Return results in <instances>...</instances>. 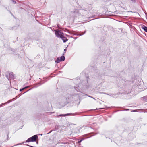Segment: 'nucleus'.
Here are the masks:
<instances>
[{
	"label": "nucleus",
	"mask_w": 147,
	"mask_h": 147,
	"mask_svg": "<svg viewBox=\"0 0 147 147\" xmlns=\"http://www.w3.org/2000/svg\"><path fill=\"white\" fill-rule=\"evenodd\" d=\"M86 32V31H84V32L82 34H77V35L78 36V35H79L80 36H82V35H84Z\"/></svg>",
	"instance_id": "nucleus-18"
},
{
	"label": "nucleus",
	"mask_w": 147,
	"mask_h": 147,
	"mask_svg": "<svg viewBox=\"0 0 147 147\" xmlns=\"http://www.w3.org/2000/svg\"><path fill=\"white\" fill-rule=\"evenodd\" d=\"M74 114L72 113H69L67 114H61L59 115V116L61 117V116H68L69 115H73Z\"/></svg>",
	"instance_id": "nucleus-8"
},
{
	"label": "nucleus",
	"mask_w": 147,
	"mask_h": 147,
	"mask_svg": "<svg viewBox=\"0 0 147 147\" xmlns=\"http://www.w3.org/2000/svg\"><path fill=\"white\" fill-rule=\"evenodd\" d=\"M55 34L57 37L61 38L63 41L64 43L65 42L68 40L64 36V34L59 30L57 31L55 30Z\"/></svg>",
	"instance_id": "nucleus-1"
},
{
	"label": "nucleus",
	"mask_w": 147,
	"mask_h": 147,
	"mask_svg": "<svg viewBox=\"0 0 147 147\" xmlns=\"http://www.w3.org/2000/svg\"><path fill=\"white\" fill-rule=\"evenodd\" d=\"M13 100H15V98H13Z\"/></svg>",
	"instance_id": "nucleus-36"
},
{
	"label": "nucleus",
	"mask_w": 147,
	"mask_h": 147,
	"mask_svg": "<svg viewBox=\"0 0 147 147\" xmlns=\"http://www.w3.org/2000/svg\"><path fill=\"white\" fill-rule=\"evenodd\" d=\"M131 12V11H129V12Z\"/></svg>",
	"instance_id": "nucleus-37"
},
{
	"label": "nucleus",
	"mask_w": 147,
	"mask_h": 147,
	"mask_svg": "<svg viewBox=\"0 0 147 147\" xmlns=\"http://www.w3.org/2000/svg\"><path fill=\"white\" fill-rule=\"evenodd\" d=\"M29 86H27L25 87H24L23 88H24V89H26V88H28Z\"/></svg>",
	"instance_id": "nucleus-26"
},
{
	"label": "nucleus",
	"mask_w": 147,
	"mask_h": 147,
	"mask_svg": "<svg viewBox=\"0 0 147 147\" xmlns=\"http://www.w3.org/2000/svg\"><path fill=\"white\" fill-rule=\"evenodd\" d=\"M71 14L74 18L78 17L82 15V13H80V9H75L74 11H71Z\"/></svg>",
	"instance_id": "nucleus-2"
},
{
	"label": "nucleus",
	"mask_w": 147,
	"mask_h": 147,
	"mask_svg": "<svg viewBox=\"0 0 147 147\" xmlns=\"http://www.w3.org/2000/svg\"><path fill=\"white\" fill-rule=\"evenodd\" d=\"M78 88H79V86H77L76 88L75 87H74V88L78 92L80 90Z\"/></svg>",
	"instance_id": "nucleus-17"
},
{
	"label": "nucleus",
	"mask_w": 147,
	"mask_h": 147,
	"mask_svg": "<svg viewBox=\"0 0 147 147\" xmlns=\"http://www.w3.org/2000/svg\"><path fill=\"white\" fill-rule=\"evenodd\" d=\"M129 110V109H123L121 110V111H128Z\"/></svg>",
	"instance_id": "nucleus-22"
},
{
	"label": "nucleus",
	"mask_w": 147,
	"mask_h": 147,
	"mask_svg": "<svg viewBox=\"0 0 147 147\" xmlns=\"http://www.w3.org/2000/svg\"><path fill=\"white\" fill-rule=\"evenodd\" d=\"M38 138H28L25 141L26 142H34L36 141L37 144L38 143V141H36L37 139Z\"/></svg>",
	"instance_id": "nucleus-6"
},
{
	"label": "nucleus",
	"mask_w": 147,
	"mask_h": 147,
	"mask_svg": "<svg viewBox=\"0 0 147 147\" xmlns=\"http://www.w3.org/2000/svg\"><path fill=\"white\" fill-rule=\"evenodd\" d=\"M140 111V110H133L132 111H131V112H139V111Z\"/></svg>",
	"instance_id": "nucleus-19"
},
{
	"label": "nucleus",
	"mask_w": 147,
	"mask_h": 147,
	"mask_svg": "<svg viewBox=\"0 0 147 147\" xmlns=\"http://www.w3.org/2000/svg\"><path fill=\"white\" fill-rule=\"evenodd\" d=\"M90 8L88 9L89 11L90 10L92 9L91 7V6L90 5Z\"/></svg>",
	"instance_id": "nucleus-25"
},
{
	"label": "nucleus",
	"mask_w": 147,
	"mask_h": 147,
	"mask_svg": "<svg viewBox=\"0 0 147 147\" xmlns=\"http://www.w3.org/2000/svg\"><path fill=\"white\" fill-rule=\"evenodd\" d=\"M141 98L142 100L143 101L145 102H147V95L142 97Z\"/></svg>",
	"instance_id": "nucleus-10"
},
{
	"label": "nucleus",
	"mask_w": 147,
	"mask_h": 147,
	"mask_svg": "<svg viewBox=\"0 0 147 147\" xmlns=\"http://www.w3.org/2000/svg\"><path fill=\"white\" fill-rule=\"evenodd\" d=\"M60 59L61 61H63L65 60V58L64 56L62 55Z\"/></svg>",
	"instance_id": "nucleus-12"
},
{
	"label": "nucleus",
	"mask_w": 147,
	"mask_h": 147,
	"mask_svg": "<svg viewBox=\"0 0 147 147\" xmlns=\"http://www.w3.org/2000/svg\"><path fill=\"white\" fill-rule=\"evenodd\" d=\"M6 77L7 78L8 80H13L15 78L13 74V73L12 72H10L9 74V76H8L7 75H6Z\"/></svg>",
	"instance_id": "nucleus-5"
},
{
	"label": "nucleus",
	"mask_w": 147,
	"mask_h": 147,
	"mask_svg": "<svg viewBox=\"0 0 147 147\" xmlns=\"http://www.w3.org/2000/svg\"><path fill=\"white\" fill-rule=\"evenodd\" d=\"M80 13H82V15L84 16V14L86 13L87 11V10H86L83 9H80Z\"/></svg>",
	"instance_id": "nucleus-7"
},
{
	"label": "nucleus",
	"mask_w": 147,
	"mask_h": 147,
	"mask_svg": "<svg viewBox=\"0 0 147 147\" xmlns=\"http://www.w3.org/2000/svg\"><path fill=\"white\" fill-rule=\"evenodd\" d=\"M92 136L93 135H91L90 136H88V137H86V138H90V137H92Z\"/></svg>",
	"instance_id": "nucleus-29"
},
{
	"label": "nucleus",
	"mask_w": 147,
	"mask_h": 147,
	"mask_svg": "<svg viewBox=\"0 0 147 147\" xmlns=\"http://www.w3.org/2000/svg\"><path fill=\"white\" fill-rule=\"evenodd\" d=\"M84 138H82V139L81 140H78V143H80L81 142L82 140H84Z\"/></svg>",
	"instance_id": "nucleus-21"
},
{
	"label": "nucleus",
	"mask_w": 147,
	"mask_h": 147,
	"mask_svg": "<svg viewBox=\"0 0 147 147\" xmlns=\"http://www.w3.org/2000/svg\"><path fill=\"white\" fill-rule=\"evenodd\" d=\"M24 90V88H22V89H20V91H22V90Z\"/></svg>",
	"instance_id": "nucleus-27"
},
{
	"label": "nucleus",
	"mask_w": 147,
	"mask_h": 147,
	"mask_svg": "<svg viewBox=\"0 0 147 147\" xmlns=\"http://www.w3.org/2000/svg\"><path fill=\"white\" fill-rule=\"evenodd\" d=\"M71 131L69 133H68V135H70L71 134Z\"/></svg>",
	"instance_id": "nucleus-28"
},
{
	"label": "nucleus",
	"mask_w": 147,
	"mask_h": 147,
	"mask_svg": "<svg viewBox=\"0 0 147 147\" xmlns=\"http://www.w3.org/2000/svg\"><path fill=\"white\" fill-rule=\"evenodd\" d=\"M40 135H42V134H38L36 135H35L30 137L29 138H38V136H39Z\"/></svg>",
	"instance_id": "nucleus-11"
},
{
	"label": "nucleus",
	"mask_w": 147,
	"mask_h": 147,
	"mask_svg": "<svg viewBox=\"0 0 147 147\" xmlns=\"http://www.w3.org/2000/svg\"><path fill=\"white\" fill-rule=\"evenodd\" d=\"M61 61L60 60V59L59 57H58L57 58L56 61H55V62L57 63H59Z\"/></svg>",
	"instance_id": "nucleus-13"
},
{
	"label": "nucleus",
	"mask_w": 147,
	"mask_h": 147,
	"mask_svg": "<svg viewBox=\"0 0 147 147\" xmlns=\"http://www.w3.org/2000/svg\"><path fill=\"white\" fill-rule=\"evenodd\" d=\"M88 79H89V78L88 77H87V81L88 80Z\"/></svg>",
	"instance_id": "nucleus-34"
},
{
	"label": "nucleus",
	"mask_w": 147,
	"mask_h": 147,
	"mask_svg": "<svg viewBox=\"0 0 147 147\" xmlns=\"http://www.w3.org/2000/svg\"><path fill=\"white\" fill-rule=\"evenodd\" d=\"M20 95H18V96H16V97L15 98L16 99H17V98H18L19 97H20Z\"/></svg>",
	"instance_id": "nucleus-24"
},
{
	"label": "nucleus",
	"mask_w": 147,
	"mask_h": 147,
	"mask_svg": "<svg viewBox=\"0 0 147 147\" xmlns=\"http://www.w3.org/2000/svg\"><path fill=\"white\" fill-rule=\"evenodd\" d=\"M12 100H8V101H7L6 103H4V104H3V103L2 104H1V105H3L6 104L7 103H10V102H12Z\"/></svg>",
	"instance_id": "nucleus-15"
},
{
	"label": "nucleus",
	"mask_w": 147,
	"mask_h": 147,
	"mask_svg": "<svg viewBox=\"0 0 147 147\" xmlns=\"http://www.w3.org/2000/svg\"><path fill=\"white\" fill-rule=\"evenodd\" d=\"M100 109H102V108H100Z\"/></svg>",
	"instance_id": "nucleus-38"
},
{
	"label": "nucleus",
	"mask_w": 147,
	"mask_h": 147,
	"mask_svg": "<svg viewBox=\"0 0 147 147\" xmlns=\"http://www.w3.org/2000/svg\"><path fill=\"white\" fill-rule=\"evenodd\" d=\"M131 26V25H130V24H129V27H130V26Z\"/></svg>",
	"instance_id": "nucleus-35"
},
{
	"label": "nucleus",
	"mask_w": 147,
	"mask_h": 147,
	"mask_svg": "<svg viewBox=\"0 0 147 147\" xmlns=\"http://www.w3.org/2000/svg\"><path fill=\"white\" fill-rule=\"evenodd\" d=\"M87 127L91 128V127H90V126H89V125H88V126L84 125V126H82V127H80V129H83V128L84 129H85L86 128H85Z\"/></svg>",
	"instance_id": "nucleus-14"
},
{
	"label": "nucleus",
	"mask_w": 147,
	"mask_h": 147,
	"mask_svg": "<svg viewBox=\"0 0 147 147\" xmlns=\"http://www.w3.org/2000/svg\"><path fill=\"white\" fill-rule=\"evenodd\" d=\"M44 82H43L42 83H41V82H39L37 84V85H38L37 86H35V87H38V86L42 85V84H43Z\"/></svg>",
	"instance_id": "nucleus-16"
},
{
	"label": "nucleus",
	"mask_w": 147,
	"mask_h": 147,
	"mask_svg": "<svg viewBox=\"0 0 147 147\" xmlns=\"http://www.w3.org/2000/svg\"><path fill=\"white\" fill-rule=\"evenodd\" d=\"M137 80L136 79H134V81L132 82L133 85L134 84L133 83H134L133 82H137Z\"/></svg>",
	"instance_id": "nucleus-20"
},
{
	"label": "nucleus",
	"mask_w": 147,
	"mask_h": 147,
	"mask_svg": "<svg viewBox=\"0 0 147 147\" xmlns=\"http://www.w3.org/2000/svg\"><path fill=\"white\" fill-rule=\"evenodd\" d=\"M24 142H23L21 143H19L18 144H16V145H15L14 146H16V145H21L23 143H24Z\"/></svg>",
	"instance_id": "nucleus-23"
},
{
	"label": "nucleus",
	"mask_w": 147,
	"mask_h": 147,
	"mask_svg": "<svg viewBox=\"0 0 147 147\" xmlns=\"http://www.w3.org/2000/svg\"><path fill=\"white\" fill-rule=\"evenodd\" d=\"M67 47H66L64 49V51H65V53L67 50Z\"/></svg>",
	"instance_id": "nucleus-30"
},
{
	"label": "nucleus",
	"mask_w": 147,
	"mask_h": 147,
	"mask_svg": "<svg viewBox=\"0 0 147 147\" xmlns=\"http://www.w3.org/2000/svg\"><path fill=\"white\" fill-rule=\"evenodd\" d=\"M89 97H91V98H92L93 99H94V100H95V99L94 98L92 97V96H88Z\"/></svg>",
	"instance_id": "nucleus-33"
},
{
	"label": "nucleus",
	"mask_w": 147,
	"mask_h": 147,
	"mask_svg": "<svg viewBox=\"0 0 147 147\" xmlns=\"http://www.w3.org/2000/svg\"><path fill=\"white\" fill-rule=\"evenodd\" d=\"M13 3H14V4H15L16 3V2L14 0H13Z\"/></svg>",
	"instance_id": "nucleus-32"
},
{
	"label": "nucleus",
	"mask_w": 147,
	"mask_h": 147,
	"mask_svg": "<svg viewBox=\"0 0 147 147\" xmlns=\"http://www.w3.org/2000/svg\"><path fill=\"white\" fill-rule=\"evenodd\" d=\"M74 96L70 94H67L65 97L66 101L67 103H69L73 101Z\"/></svg>",
	"instance_id": "nucleus-3"
},
{
	"label": "nucleus",
	"mask_w": 147,
	"mask_h": 147,
	"mask_svg": "<svg viewBox=\"0 0 147 147\" xmlns=\"http://www.w3.org/2000/svg\"><path fill=\"white\" fill-rule=\"evenodd\" d=\"M140 84L139 83H138L137 84H135L134 86L132 87V89H131V92H135V90L136 89L138 88H139Z\"/></svg>",
	"instance_id": "nucleus-4"
},
{
	"label": "nucleus",
	"mask_w": 147,
	"mask_h": 147,
	"mask_svg": "<svg viewBox=\"0 0 147 147\" xmlns=\"http://www.w3.org/2000/svg\"><path fill=\"white\" fill-rule=\"evenodd\" d=\"M142 28L146 32H147V27L142 25Z\"/></svg>",
	"instance_id": "nucleus-9"
},
{
	"label": "nucleus",
	"mask_w": 147,
	"mask_h": 147,
	"mask_svg": "<svg viewBox=\"0 0 147 147\" xmlns=\"http://www.w3.org/2000/svg\"><path fill=\"white\" fill-rule=\"evenodd\" d=\"M131 1L132 2H135L136 1V0H131Z\"/></svg>",
	"instance_id": "nucleus-31"
},
{
	"label": "nucleus",
	"mask_w": 147,
	"mask_h": 147,
	"mask_svg": "<svg viewBox=\"0 0 147 147\" xmlns=\"http://www.w3.org/2000/svg\"><path fill=\"white\" fill-rule=\"evenodd\" d=\"M56 127H57V126H55V127H56Z\"/></svg>",
	"instance_id": "nucleus-39"
}]
</instances>
